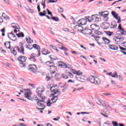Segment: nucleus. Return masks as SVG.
<instances>
[{
	"instance_id": "39448f33",
	"label": "nucleus",
	"mask_w": 126,
	"mask_h": 126,
	"mask_svg": "<svg viewBox=\"0 0 126 126\" xmlns=\"http://www.w3.org/2000/svg\"><path fill=\"white\" fill-rule=\"evenodd\" d=\"M58 65L59 66H61V67H63V68H71L72 66L70 64H66L65 63H63V62L60 61L58 62Z\"/></svg>"
},
{
	"instance_id": "f8f14e48",
	"label": "nucleus",
	"mask_w": 126,
	"mask_h": 126,
	"mask_svg": "<svg viewBox=\"0 0 126 126\" xmlns=\"http://www.w3.org/2000/svg\"><path fill=\"white\" fill-rule=\"evenodd\" d=\"M83 28L80 24H78L74 27V29L75 31H80V32L83 31Z\"/></svg>"
},
{
	"instance_id": "bf43d9fd",
	"label": "nucleus",
	"mask_w": 126,
	"mask_h": 126,
	"mask_svg": "<svg viewBox=\"0 0 126 126\" xmlns=\"http://www.w3.org/2000/svg\"><path fill=\"white\" fill-rule=\"evenodd\" d=\"M52 49H53V50H55V51L59 52V50H58V49H57V47L56 46H52Z\"/></svg>"
},
{
	"instance_id": "c756f323",
	"label": "nucleus",
	"mask_w": 126,
	"mask_h": 126,
	"mask_svg": "<svg viewBox=\"0 0 126 126\" xmlns=\"http://www.w3.org/2000/svg\"><path fill=\"white\" fill-rule=\"evenodd\" d=\"M18 38H21L24 37V33L23 32H20L16 34Z\"/></svg>"
},
{
	"instance_id": "13d9d810",
	"label": "nucleus",
	"mask_w": 126,
	"mask_h": 126,
	"mask_svg": "<svg viewBox=\"0 0 126 126\" xmlns=\"http://www.w3.org/2000/svg\"><path fill=\"white\" fill-rule=\"evenodd\" d=\"M95 34L96 35H101L102 32H101L96 31V32H95Z\"/></svg>"
},
{
	"instance_id": "dca6fc26",
	"label": "nucleus",
	"mask_w": 126,
	"mask_h": 126,
	"mask_svg": "<svg viewBox=\"0 0 126 126\" xmlns=\"http://www.w3.org/2000/svg\"><path fill=\"white\" fill-rule=\"evenodd\" d=\"M91 28L92 30H94V31H98L100 29L99 26H97L95 24H92L91 25Z\"/></svg>"
},
{
	"instance_id": "f704fd0d",
	"label": "nucleus",
	"mask_w": 126,
	"mask_h": 126,
	"mask_svg": "<svg viewBox=\"0 0 126 126\" xmlns=\"http://www.w3.org/2000/svg\"><path fill=\"white\" fill-rule=\"evenodd\" d=\"M75 74H76V75H82L83 73L82 72H80V71H77V72H75Z\"/></svg>"
},
{
	"instance_id": "4468645a",
	"label": "nucleus",
	"mask_w": 126,
	"mask_h": 126,
	"mask_svg": "<svg viewBox=\"0 0 126 126\" xmlns=\"http://www.w3.org/2000/svg\"><path fill=\"white\" fill-rule=\"evenodd\" d=\"M77 24H80V25H85L87 23V20L85 19H81L77 21Z\"/></svg>"
},
{
	"instance_id": "b1692460",
	"label": "nucleus",
	"mask_w": 126,
	"mask_h": 126,
	"mask_svg": "<svg viewBox=\"0 0 126 126\" xmlns=\"http://www.w3.org/2000/svg\"><path fill=\"white\" fill-rule=\"evenodd\" d=\"M4 45L7 49H10V42L6 41L4 43Z\"/></svg>"
},
{
	"instance_id": "e433bc0d",
	"label": "nucleus",
	"mask_w": 126,
	"mask_h": 126,
	"mask_svg": "<svg viewBox=\"0 0 126 126\" xmlns=\"http://www.w3.org/2000/svg\"><path fill=\"white\" fill-rule=\"evenodd\" d=\"M47 104V106L48 107H51V105H52V104H53V102H51V100H49L47 102H46Z\"/></svg>"
},
{
	"instance_id": "c03bdc74",
	"label": "nucleus",
	"mask_w": 126,
	"mask_h": 126,
	"mask_svg": "<svg viewBox=\"0 0 126 126\" xmlns=\"http://www.w3.org/2000/svg\"><path fill=\"white\" fill-rule=\"evenodd\" d=\"M11 52L12 54H13V55H14V56L16 55V51H15V50H14V49H11Z\"/></svg>"
},
{
	"instance_id": "774afa93",
	"label": "nucleus",
	"mask_w": 126,
	"mask_h": 126,
	"mask_svg": "<svg viewBox=\"0 0 126 126\" xmlns=\"http://www.w3.org/2000/svg\"><path fill=\"white\" fill-rule=\"evenodd\" d=\"M63 78H68V77L66 75H64V74H63Z\"/></svg>"
},
{
	"instance_id": "e2e57ef3",
	"label": "nucleus",
	"mask_w": 126,
	"mask_h": 126,
	"mask_svg": "<svg viewBox=\"0 0 126 126\" xmlns=\"http://www.w3.org/2000/svg\"><path fill=\"white\" fill-rule=\"evenodd\" d=\"M80 57V58H82L83 59H84L86 61H87V59H86V57H85L84 56H83V55H81Z\"/></svg>"
},
{
	"instance_id": "412c9836",
	"label": "nucleus",
	"mask_w": 126,
	"mask_h": 126,
	"mask_svg": "<svg viewBox=\"0 0 126 126\" xmlns=\"http://www.w3.org/2000/svg\"><path fill=\"white\" fill-rule=\"evenodd\" d=\"M11 27L14 29H20L19 25L16 23H13L11 24Z\"/></svg>"
},
{
	"instance_id": "2eb2a0df",
	"label": "nucleus",
	"mask_w": 126,
	"mask_h": 126,
	"mask_svg": "<svg viewBox=\"0 0 126 126\" xmlns=\"http://www.w3.org/2000/svg\"><path fill=\"white\" fill-rule=\"evenodd\" d=\"M99 14L100 15V16H102L104 18L108 17V16L109 15V12H108V11H105L104 12H99Z\"/></svg>"
},
{
	"instance_id": "de8ad7c7",
	"label": "nucleus",
	"mask_w": 126,
	"mask_h": 126,
	"mask_svg": "<svg viewBox=\"0 0 126 126\" xmlns=\"http://www.w3.org/2000/svg\"><path fill=\"white\" fill-rule=\"evenodd\" d=\"M114 41H115V42H116L117 43H119V42H121V41L119 40V38H118V37H115L114 38Z\"/></svg>"
},
{
	"instance_id": "7c9ffc66",
	"label": "nucleus",
	"mask_w": 126,
	"mask_h": 126,
	"mask_svg": "<svg viewBox=\"0 0 126 126\" xmlns=\"http://www.w3.org/2000/svg\"><path fill=\"white\" fill-rule=\"evenodd\" d=\"M124 32H125V31H120V30L117 31L116 32V34H117V35H124V34H125V33H124Z\"/></svg>"
},
{
	"instance_id": "603ef678",
	"label": "nucleus",
	"mask_w": 126,
	"mask_h": 126,
	"mask_svg": "<svg viewBox=\"0 0 126 126\" xmlns=\"http://www.w3.org/2000/svg\"><path fill=\"white\" fill-rule=\"evenodd\" d=\"M106 34L108 36H112V35H113V33H112L111 32H106Z\"/></svg>"
},
{
	"instance_id": "49530a36",
	"label": "nucleus",
	"mask_w": 126,
	"mask_h": 126,
	"mask_svg": "<svg viewBox=\"0 0 126 126\" xmlns=\"http://www.w3.org/2000/svg\"><path fill=\"white\" fill-rule=\"evenodd\" d=\"M48 1L49 3H51L53 2H56V1H58V0H48Z\"/></svg>"
},
{
	"instance_id": "2f4dec72",
	"label": "nucleus",
	"mask_w": 126,
	"mask_h": 126,
	"mask_svg": "<svg viewBox=\"0 0 126 126\" xmlns=\"http://www.w3.org/2000/svg\"><path fill=\"white\" fill-rule=\"evenodd\" d=\"M61 88H63L62 90V92L64 93L66 91V87H65V85L60 86Z\"/></svg>"
},
{
	"instance_id": "ddd939ff",
	"label": "nucleus",
	"mask_w": 126,
	"mask_h": 126,
	"mask_svg": "<svg viewBox=\"0 0 126 126\" xmlns=\"http://www.w3.org/2000/svg\"><path fill=\"white\" fill-rule=\"evenodd\" d=\"M8 37L12 40V41H16V36L14 35V34L11 33H8Z\"/></svg>"
},
{
	"instance_id": "f3484780",
	"label": "nucleus",
	"mask_w": 126,
	"mask_h": 126,
	"mask_svg": "<svg viewBox=\"0 0 126 126\" xmlns=\"http://www.w3.org/2000/svg\"><path fill=\"white\" fill-rule=\"evenodd\" d=\"M108 47L111 50H113L114 51H118V50H119V48L118 47V46L114 44H109L108 45Z\"/></svg>"
},
{
	"instance_id": "f03ea898",
	"label": "nucleus",
	"mask_w": 126,
	"mask_h": 126,
	"mask_svg": "<svg viewBox=\"0 0 126 126\" xmlns=\"http://www.w3.org/2000/svg\"><path fill=\"white\" fill-rule=\"evenodd\" d=\"M89 79L91 83H93L94 84H97V85H99V84H101V80L100 79L92 75L89 76Z\"/></svg>"
},
{
	"instance_id": "9d476101",
	"label": "nucleus",
	"mask_w": 126,
	"mask_h": 126,
	"mask_svg": "<svg viewBox=\"0 0 126 126\" xmlns=\"http://www.w3.org/2000/svg\"><path fill=\"white\" fill-rule=\"evenodd\" d=\"M91 20L89 19V21L90 22H91V21H95L96 22H99L100 21V18H99L98 17L96 16V15H92L91 18Z\"/></svg>"
},
{
	"instance_id": "09e8293b",
	"label": "nucleus",
	"mask_w": 126,
	"mask_h": 126,
	"mask_svg": "<svg viewBox=\"0 0 126 126\" xmlns=\"http://www.w3.org/2000/svg\"><path fill=\"white\" fill-rule=\"evenodd\" d=\"M116 37L118 38L120 42H122V41H123V40H124L123 36H117Z\"/></svg>"
},
{
	"instance_id": "a878e982",
	"label": "nucleus",
	"mask_w": 126,
	"mask_h": 126,
	"mask_svg": "<svg viewBox=\"0 0 126 126\" xmlns=\"http://www.w3.org/2000/svg\"><path fill=\"white\" fill-rule=\"evenodd\" d=\"M94 39H95V41H97V43L98 45H102V43L100 42V41H99L100 40V37H99L98 36H96L94 37Z\"/></svg>"
},
{
	"instance_id": "cd10ccee",
	"label": "nucleus",
	"mask_w": 126,
	"mask_h": 126,
	"mask_svg": "<svg viewBox=\"0 0 126 126\" xmlns=\"http://www.w3.org/2000/svg\"><path fill=\"white\" fill-rule=\"evenodd\" d=\"M26 39L28 44H32L33 43V40L31 38L29 37L28 38L26 37Z\"/></svg>"
},
{
	"instance_id": "0eeeda50",
	"label": "nucleus",
	"mask_w": 126,
	"mask_h": 126,
	"mask_svg": "<svg viewBox=\"0 0 126 126\" xmlns=\"http://www.w3.org/2000/svg\"><path fill=\"white\" fill-rule=\"evenodd\" d=\"M42 102H43V100H38V102H37V106H39V107H40V108H39L38 107L36 108L37 110H44V108H45V105Z\"/></svg>"
},
{
	"instance_id": "338daca9",
	"label": "nucleus",
	"mask_w": 126,
	"mask_h": 126,
	"mask_svg": "<svg viewBox=\"0 0 126 126\" xmlns=\"http://www.w3.org/2000/svg\"><path fill=\"white\" fill-rule=\"evenodd\" d=\"M50 32L51 33V34H52V35H55V32L53 30H50Z\"/></svg>"
},
{
	"instance_id": "4c0bfd02",
	"label": "nucleus",
	"mask_w": 126,
	"mask_h": 126,
	"mask_svg": "<svg viewBox=\"0 0 126 126\" xmlns=\"http://www.w3.org/2000/svg\"><path fill=\"white\" fill-rule=\"evenodd\" d=\"M112 77H114V78L116 77H118L119 75H118V73L117 72H115L114 75H111Z\"/></svg>"
},
{
	"instance_id": "7ed1b4c3",
	"label": "nucleus",
	"mask_w": 126,
	"mask_h": 126,
	"mask_svg": "<svg viewBox=\"0 0 126 126\" xmlns=\"http://www.w3.org/2000/svg\"><path fill=\"white\" fill-rule=\"evenodd\" d=\"M26 60H27V58L25 56H20L18 58V61L22 63L20 64V66L21 67H25V64L23 63H25L26 62Z\"/></svg>"
},
{
	"instance_id": "680f3d73",
	"label": "nucleus",
	"mask_w": 126,
	"mask_h": 126,
	"mask_svg": "<svg viewBox=\"0 0 126 126\" xmlns=\"http://www.w3.org/2000/svg\"><path fill=\"white\" fill-rule=\"evenodd\" d=\"M39 15L40 16H45L46 14H44V13L40 12Z\"/></svg>"
},
{
	"instance_id": "9b49d317",
	"label": "nucleus",
	"mask_w": 126,
	"mask_h": 126,
	"mask_svg": "<svg viewBox=\"0 0 126 126\" xmlns=\"http://www.w3.org/2000/svg\"><path fill=\"white\" fill-rule=\"evenodd\" d=\"M57 70L58 68L54 64L49 68V71H50L51 73H55Z\"/></svg>"
},
{
	"instance_id": "6e6d98bb",
	"label": "nucleus",
	"mask_w": 126,
	"mask_h": 126,
	"mask_svg": "<svg viewBox=\"0 0 126 126\" xmlns=\"http://www.w3.org/2000/svg\"><path fill=\"white\" fill-rule=\"evenodd\" d=\"M58 11L60 12H63V9L62 7H59L58 8Z\"/></svg>"
},
{
	"instance_id": "79ce46f5",
	"label": "nucleus",
	"mask_w": 126,
	"mask_h": 126,
	"mask_svg": "<svg viewBox=\"0 0 126 126\" xmlns=\"http://www.w3.org/2000/svg\"><path fill=\"white\" fill-rule=\"evenodd\" d=\"M118 29L120 31H125V30H124V29L122 28V25H121V24L118 26Z\"/></svg>"
},
{
	"instance_id": "69168bd1",
	"label": "nucleus",
	"mask_w": 126,
	"mask_h": 126,
	"mask_svg": "<svg viewBox=\"0 0 126 126\" xmlns=\"http://www.w3.org/2000/svg\"><path fill=\"white\" fill-rule=\"evenodd\" d=\"M46 79H47V80H50V79H51V76H46Z\"/></svg>"
},
{
	"instance_id": "0e129e2a",
	"label": "nucleus",
	"mask_w": 126,
	"mask_h": 126,
	"mask_svg": "<svg viewBox=\"0 0 126 126\" xmlns=\"http://www.w3.org/2000/svg\"><path fill=\"white\" fill-rule=\"evenodd\" d=\"M95 123H97L98 124V125H99V126H101V122H99L98 121V120H96V121H95Z\"/></svg>"
},
{
	"instance_id": "864d4df0",
	"label": "nucleus",
	"mask_w": 126,
	"mask_h": 126,
	"mask_svg": "<svg viewBox=\"0 0 126 126\" xmlns=\"http://www.w3.org/2000/svg\"><path fill=\"white\" fill-rule=\"evenodd\" d=\"M47 13L49 15H51V17L53 16V14L52 13V12L51 11H50V10H49V9H47Z\"/></svg>"
},
{
	"instance_id": "72a5a7b5",
	"label": "nucleus",
	"mask_w": 126,
	"mask_h": 126,
	"mask_svg": "<svg viewBox=\"0 0 126 126\" xmlns=\"http://www.w3.org/2000/svg\"><path fill=\"white\" fill-rule=\"evenodd\" d=\"M0 32H1V33H2V34H1L2 36H5V34L4 33V32H5V29L4 28L0 30Z\"/></svg>"
},
{
	"instance_id": "ea45409f",
	"label": "nucleus",
	"mask_w": 126,
	"mask_h": 126,
	"mask_svg": "<svg viewBox=\"0 0 126 126\" xmlns=\"http://www.w3.org/2000/svg\"><path fill=\"white\" fill-rule=\"evenodd\" d=\"M111 84H112V85H113V86H114V87H116V86H117V83H116V82H115V81H114V80L111 81Z\"/></svg>"
},
{
	"instance_id": "3c124183",
	"label": "nucleus",
	"mask_w": 126,
	"mask_h": 126,
	"mask_svg": "<svg viewBox=\"0 0 126 126\" xmlns=\"http://www.w3.org/2000/svg\"><path fill=\"white\" fill-rule=\"evenodd\" d=\"M112 125H113L114 126H119V125L118 124V122H114V121H113V122H112Z\"/></svg>"
},
{
	"instance_id": "c85d7f7f",
	"label": "nucleus",
	"mask_w": 126,
	"mask_h": 126,
	"mask_svg": "<svg viewBox=\"0 0 126 126\" xmlns=\"http://www.w3.org/2000/svg\"><path fill=\"white\" fill-rule=\"evenodd\" d=\"M46 64L48 66H49V67H51V66H52L54 64V63L52 62L48 61L46 62Z\"/></svg>"
},
{
	"instance_id": "f257e3e1",
	"label": "nucleus",
	"mask_w": 126,
	"mask_h": 126,
	"mask_svg": "<svg viewBox=\"0 0 126 126\" xmlns=\"http://www.w3.org/2000/svg\"><path fill=\"white\" fill-rule=\"evenodd\" d=\"M56 86H57V85H54L50 88V91L52 93H53V95L58 94V95L56 96H53L52 98L50 99V101H54L53 102V103H56V102L58 101V99H59L58 97H59V95L61 94V93H60L59 89L56 88Z\"/></svg>"
},
{
	"instance_id": "58836bf2",
	"label": "nucleus",
	"mask_w": 126,
	"mask_h": 126,
	"mask_svg": "<svg viewBox=\"0 0 126 126\" xmlns=\"http://www.w3.org/2000/svg\"><path fill=\"white\" fill-rule=\"evenodd\" d=\"M119 49L121 50L120 51H122V52H126V48H124L122 46H119Z\"/></svg>"
},
{
	"instance_id": "8fccbe9b",
	"label": "nucleus",
	"mask_w": 126,
	"mask_h": 126,
	"mask_svg": "<svg viewBox=\"0 0 126 126\" xmlns=\"http://www.w3.org/2000/svg\"><path fill=\"white\" fill-rule=\"evenodd\" d=\"M106 109L109 111H113V108H111L108 105L106 106Z\"/></svg>"
},
{
	"instance_id": "a18cd8bd",
	"label": "nucleus",
	"mask_w": 126,
	"mask_h": 126,
	"mask_svg": "<svg viewBox=\"0 0 126 126\" xmlns=\"http://www.w3.org/2000/svg\"><path fill=\"white\" fill-rule=\"evenodd\" d=\"M102 107H106V108H107V102H106V101L103 100L102 104Z\"/></svg>"
},
{
	"instance_id": "052dcab7",
	"label": "nucleus",
	"mask_w": 126,
	"mask_h": 126,
	"mask_svg": "<svg viewBox=\"0 0 126 126\" xmlns=\"http://www.w3.org/2000/svg\"><path fill=\"white\" fill-rule=\"evenodd\" d=\"M69 73V76H70V77H71V78H73V75L70 73V72H68Z\"/></svg>"
},
{
	"instance_id": "6ab92c4d",
	"label": "nucleus",
	"mask_w": 126,
	"mask_h": 126,
	"mask_svg": "<svg viewBox=\"0 0 126 126\" xmlns=\"http://www.w3.org/2000/svg\"><path fill=\"white\" fill-rule=\"evenodd\" d=\"M102 41H103L104 42H102V44H110V39L107 38L105 37H103L102 38Z\"/></svg>"
},
{
	"instance_id": "a211bd4d",
	"label": "nucleus",
	"mask_w": 126,
	"mask_h": 126,
	"mask_svg": "<svg viewBox=\"0 0 126 126\" xmlns=\"http://www.w3.org/2000/svg\"><path fill=\"white\" fill-rule=\"evenodd\" d=\"M33 48H34V49H35V50H37L38 52V57H40V46H39V45H38L37 44H34L32 45Z\"/></svg>"
},
{
	"instance_id": "4be33fe9",
	"label": "nucleus",
	"mask_w": 126,
	"mask_h": 126,
	"mask_svg": "<svg viewBox=\"0 0 126 126\" xmlns=\"http://www.w3.org/2000/svg\"><path fill=\"white\" fill-rule=\"evenodd\" d=\"M50 74L51 75V77H54V78H56V79L60 77V73H57L56 74H55V73H51Z\"/></svg>"
},
{
	"instance_id": "20e7f679",
	"label": "nucleus",
	"mask_w": 126,
	"mask_h": 126,
	"mask_svg": "<svg viewBox=\"0 0 126 126\" xmlns=\"http://www.w3.org/2000/svg\"><path fill=\"white\" fill-rule=\"evenodd\" d=\"M29 66V70L31 72H33V73H37L39 72V71H38V68L35 65L31 64Z\"/></svg>"
},
{
	"instance_id": "5fc2aeb1",
	"label": "nucleus",
	"mask_w": 126,
	"mask_h": 126,
	"mask_svg": "<svg viewBox=\"0 0 126 126\" xmlns=\"http://www.w3.org/2000/svg\"><path fill=\"white\" fill-rule=\"evenodd\" d=\"M61 50H63V51H68V49L64 46H62Z\"/></svg>"
},
{
	"instance_id": "4d7b16f0",
	"label": "nucleus",
	"mask_w": 126,
	"mask_h": 126,
	"mask_svg": "<svg viewBox=\"0 0 126 126\" xmlns=\"http://www.w3.org/2000/svg\"><path fill=\"white\" fill-rule=\"evenodd\" d=\"M81 75H76L75 77H76V79H77V80H78L79 79H80V78L81 77Z\"/></svg>"
},
{
	"instance_id": "393cba45",
	"label": "nucleus",
	"mask_w": 126,
	"mask_h": 126,
	"mask_svg": "<svg viewBox=\"0 0 126 126\" xmlns=\"http://www.w3.org/2000/svg\"><path fill=\"white\" fill-rule=\"evenodd\" d=\"M30 60L32 61V62H35V61H36V59L35 58V54L33 53L31 55Z\"/></svg>"
},
{
	"instance_id": "5701e85b",
	"label": "nucleus",
	"mask_w": 126,
	"mask_h": 126,
	"mask_svg": "<svg viewBox=\"0 0 126 126\" xmlns=\"http://www.w3.org/2000/svg\"><path fill=\"white\" fill-rule=\"evenodd\" d=\"M87 80V77L85 76H81L80 78L79 81H81V82H85Z\"/></svg>"
},
{
	"instance_id": "6e6552de",
	"label": "nucleus",
	"mask_w": 126,
	"mask_h": 126,
	"mask_svg": "<svg viewBox=\"0 0 126 126\" xmlns=\"http://www.w3.org/2000/svg\"><path fill=\"white\" fill-rule=\"evenodd\" d=\"M16 49L19 53H21L23 55H24V47H23V44H20V47L17 46Z\"/></svg>"
},
{
	"instance_id": "473e14b6",
	"label": "nucleus",
	"mask_w": 126,
	"mask_h": 126,
	"mask_svg": "<svg viewBox=\"0 0 126 126\" xmlns=\"http://www.w3.org/2000/svg\"><path fill=\"white\" fill-rule=\"evenodd\" d=\"M51 19H52V20H54V21H59V18L57 17H53L52 16V17H51Z\"/></svg>"
},
{
	"instance_id": "423d86ee",
	"label": "nucleus",
	"mask_w": 126,
	"mask_h": 126,
	"mask_svg": "<svg viewBox=\"0 0 126 126\" xmlns=\"http://www.w3.org/2000/svg\"><path fill=\"white\" fill-rule=\"evenodd\" d=\"M31 94H32V93L30 90H27L25 91V96L26 98L29 100H31V99H32V97H31Z\"/></svg>"
},
{
	"instance_id": "37998d69",
	"label": "nucleus",
	"mask_w": 126,
	"mask_h": 126,
	"mask_svg": "<svg viewBox=\"0 0 126 126\" xmlns=\"http://www.w3.org/2000/svg\"><path fill=\"white\" fill-rule=\"evenodd\" d=\"M119 78V80L120 81H124V79L123 78V76L121 75H118V76Z\"/></svg>"
},
{
	"instance_id": "aec40b11",
	"label": "nucleus",
	"mask_w": 126,
	"mask_h": 126,
	"mask_svg": "<svg viewBox=\"0 0 126 126\" xmlns=\"http://www.w3.org/2000/svg\"><path fill=\"white\" fill-rule=\"evenodd\" d=\"M112 15L116 19H119V18L120 17L119 16V14L117 13L116 12L112 11L111 12Z\"/></svg>"
},
{
	"instance_id": "a19ab883",
	"label": "nucleus",
	"mask_w": 126,
	"mask_h": 126,
	"mask_svg": "<svg viewBox=\"0 0 126 126\" xmlns=\"http://www.w3.org/2000/svg\"><path fill=\"white\" fill-rule=\"evenodd\" d=\"M104 101V100H98L97 102H96V104H97V105H99V106H101V104H103V102Z\"/></svg>"
},
{
	"instance_id": "1a4fd4ad",
	"label": "nucleus",
	"mask_w": 126,
	"mask_h": 126,
	"mask_svg": "<svg viewBox=\"0 0 126 126\" xmlns=\"http://www.w3.org/2000/svg\"><path fill=\"white\" fill-rule=\"evenodd\" d=\"M45 90L42 88H38L36 90V93H38V96L40 97L41 99H43V97L41 96V93H42Z\"/></svg>"
},
{
	"instance_id": "c9c22d12",
	"label": "nucleus",
	"mask_w": 126,
	"mask_h": 126,
	"mask_svg": "<svg viewBox=\"0 0 126 126\" xmlns=\"http://www.w3.org/2000/svg\"><path fill=\"white\" fill-rule=\"evenodd\" d=\"M3 64L5 66H8V67H11V64L9 63H3Z\"/></svg>"
},
{
	"instance_id": "bb28decb",
	"label": "nucleus",
	"mask_w": 126,
	"mask_h": 126,
	"mask_svg": "<svg viewBox=\"0 0 126 126\" xmlns=\"http://www.w3.org/2000/svg\"><path fill=\"white\" fill-rule=\"evenodd\" d=\"M51 52L50 51H48L47 50L43 49L42 51V55H49V54H50Z\"/></svg>"
}]
</instances>
